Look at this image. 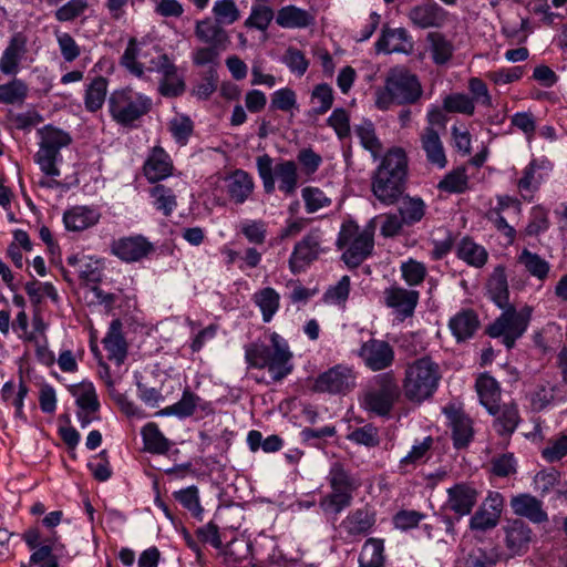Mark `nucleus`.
I'll return each mask as SVG.
<instances>
[{
	"label": "nucleus",
	"mask_w": 567,
	"mask_h": 567,
	"mask_svg": "<svg viewBox=\"0 0 567 567\" xmlns=\"http://www.w3.org/2000/svg\"><path fill=\"white\" fill-rule=\"evenodd\" d=\"M359 567H384V540L381 538H368L359 555Z\"/></svg>",
	"instance_id": "obj_38"
},
{
	"label": "nucleus",
	"mask_w": 567,
	"mask_h": 567,
	"mask_svg": "<svg viewBox=\"0 0 567 567\" xmlns=\"http://www.w3.org/2000/svg\"><path fill=\"white\" fill-rule=\"evenodd\" d=\"M457 257L468 266L482 268L488 259L487 250L471 238H463L457 245Z\"/></svg>",
	"instance_id": "obj_39"
},
{
	"label": "nucleus",
	"mask_w": 567,
	"mask_h": 567,
	"mask_svg": "<svg viewBox=\"0 0 567 567\" xmlns=\"http://www.w3.org/2000/svg\"><path fill=\"white\" fill-rule=\"evenodd\" d=\"M449 327L458 342L474 336L480 327L476 312L472 309H463L450 319Z\"/></svg>",
	"instance_id": "obj_32"
},
{
	"label": "nucleus",
	"mask_w": 567,
	"mask_h": 567,
	"mask_svg": "<svg viewBox=\"0 0 567 567\" xmlns=\"http://www.w3.org/2000/svg\"><path fill=\"white\" fill-rule=\"evenodd\" d=\"M276 23L286 29H302L313 23V17L307 10L287 6L278 10Z\"/></svg>",
	"instance_id": "obj_35"
},
{
	"label": "nucleus",
	"mask_w": 567,
	"mask_h": 567,
	"mask_svg": "<svg viewBox=\"0 0 567 567\" xmlns=\"http://www.w3.org/2000/svg\"><path fill=\"white\" fill-rule=\"evenodd\" d=\"M496 417V427L497 432L501 434H512L518 423H519V413L517 405L515 403L498 405Z\"/></svg>",
	"instance_id": "obj_47"
},
{
	"label": "nucleus",
	"mask_w": 567,
	"mask_h": 567,
	"mask_svg": "<svg viewBox=\"0 0 567 567\" xmlns=\"http://www.w3.org/2000/svg\"><path fill=\"white\" fill-rule=\"evenodd\" d=\"M327 481L330 492L320 498L319 507L324 516L337 520L338 516L351 506L360 482L341 462L331 464Z\"/></svg>",
	"instance_id": "obj_5"
},
{
	"label": "nucleus",
	"mask_w": 567,
	"mask_h": 567,
	"mask_svg": "<svg viewBox=\"0 0 567 567\" xmlns=\"http://www.w3.org/2000/svg\"><path fill=\"white\" fill-rule=\"evenodd\" d=\"M24 290L33 305L41 303L44 297L50 298L54 302L59 300V295L50 282H27Z\"/></svg>",
	"instance_id": "obj_55"
},
{
	"label": "nucleus",
	"mask_w": 567,
	"mask_h": 567,
	"mask_svg": "<svg viewBox=\"0 0 567 567\" xmlns=\"http://www.w3.org/2000/svg\"><path fill=\"white\" fill-rule=\"evenodd\" d=\"M427 50L435 65L447 64L454 55V44L447 37L439 31H432L425 38Z\"/></svg>",
	"instance_id": "obj_31"
},
{
	"label": "nucleus",
	"mask_w": 567,
	"mask_h": 567,
	"mask_svg": "<svg viewBox=\"0 0 567 567\" xmlns=\"http://www.w3.org/2000/svg\"><path fill=\"white\" fill-rule=\"evenodd\" d=\"M423 87L416 74L408 68H391L384 79V85L374 92L375 106L381 111L389 110L393 104L411 105L419 102Z\"/></svg>",
	"instance_id": "obj_2"
},
{
	"label": "nucleus",
	"mask_w": 567,
	"mask_h": 567,
	"mask_svg": "<svg viewBox=\"0 0 567 567\" xmlns=\"http://www.w3.org/2000/svg\"><path fill=\"white\" fill-rule=\"evenodd\" d=\"M487 291L491 299L497 305V307L505 308L511 306L508 302L509 290L507 277L503 267L498 266L494 269L487 282Z\"/></svg>",
	"instance_id": "obj_40"
},
{
	"label": "nucleus",
	"mask_w": 567,
	"mask_h": 567,
	"mask_svg": "<svg viewBox=\"0 0 567 567\" xmlns=\"http://www.w3.org/2000/svg\"><path fill=\"white\" fill-rule=\"evenodd\" d=\"M375 49L378 52L408 54L413 49V42L408 31L403 28L384 29L375 43Z\"/></svg>",
	"instance_id": "obj_24"
},
{
	"label": "nucleus",
	"mask_w": 567,
	"mask_h": 567,
	"mask_svg": "<svg viewBox=\"0 0 567 567\" xmlns=\"http://www.w3.org/2000/svg\"><path fill=\"white\" fill-rule=\"evenodd\" d=\"M432 444L433 439L431 436H427L422 442L414 444L408 455L401 458L400 468L406 471L410 466L414 467L422 462L431 450Z\"/></svg>",
	"instance_id": "obj_60"
},
{
	"label": "nucleus",
	"mask_w": 567,
	"mask_h": 567,
	"mask_svg": "<svg viewBox=\"0 0 567 567\" xmlns=\"http://www.w3.org/2000/svg\"><path fill=\"white\" fill-rule=\"evenodd\" d=\"M443 110L471 116L475 112L474 99L465 93L449 94L443 100Z\"/></svg>",
	"instance_id": "obj_51"
},
{
	"label": "nucleus",
	"mask_w": 567,
	"mask_h": 567,
	"mask_svg": "<svg viewBox=\"0 0 567 567\" xmlns=\"http://www.w3.org/2000/svg\"><path fill=\"white\" fill-rule=\"evenodd\" d=\"M109 91V81L97 75L87 84L84 94V106L89 112H96L102 109Z\"/></svg>",
	"instance_id": "obj_37"
},
{
	"label": "nucleus",
	"mask_w": 567,
	"mask_h": 567,
	"mask_svg": "<svg viewBox=\"0 0 567 567\" xmlns=\"http://www.w3.org/2000/svg\"><path fill=\"white\" fill-rule=\"evenodd\" d=\"M384 303L395 310L401 320L412 317L419 302V292L392 286L384 290Z\"/></svg>",
	"instance_id": "obj_18"
},
{
	"label": "nucleus",
	"mask_w": 567,
	"mask_h": 567,
	"mask_svg": "<svg viewBox=\"0 0 567 567\" xmlns=\"http://www.w3.org/2000/svg\"><path fill=\"white\" fill-rule=\"evenodd\" d=\"M224 188L231 203L243 205L254 194L255 181L248 172L238 168L225 176Z\"/></svg>",
	"instance_id": "obj_17"
},
{
	"label": "nucleus",
	"mask_w": 567,
	"mask_h": 567,
	"mask_svg": "<svg viewBox=\"0 0 567 567\" xmlns=\"http://www.w3.org/2000/svg\"><path fill=\"white\" fill-rule=\"evenodd\" d=\"M195 35L200 42L217 49L226 50L230 43L229 35L223 24L210 18L196 22Z\"/></svg>",
	"instance_id": "obj_22"
},
{
	"label": "nucleus",
	"mask_w": 567,
	"mask_h": 567,
	"mask_svg": "<svg viewBox=\"0 0 567 567\" xmlns=\"http://www.w3.org/2000/svg\"><path fill=\"white\" fill-rule=\"evenodd\" d=\"M252 300L260 309L264 322H269L274 318L280 305L279 293L270 287L258 290Z\"/></svg>",
	"instance_id": "obj_43"
},
{
	"label": "nucleus",
	"mask_w": 567,
	"mask_h": 567,
	"mask_svg": "<svg viewBox=\"0 0 567 567\" xmlns=\"http://www.w3.org/2000/svg\"><path fill=\"white\" fill-rule=\"evenodd\" d=\"M99 219L100 215L96 210L83 206L73 207L63 215L66 229L72 231H81L94 226Z\"/></svg>",
	"instance_id": "obj_34"
},
{
	"label": "nucleus",
	"mask_w": 567,
	"mask_h": 567,
	"mask_svg": "<svg viewBox=\"0 0 567 567\" xmlns=\"http://www.w3.org/2000/svg\"><path fill=\"white\" fill-rule=\"evenodd\" d=\"M270 109L282 112H292L297 109V95L290 87H282L271 94Z\"/></svg>",
	"instance_id": "obj_63"
},
{
	"label": "nucleus",
	"mask_w": 567,
	"mask_h": 567,
	"mask_svg": "<svg viewBox=\"0 0 567 567\" xmlns=\"http://www.w3.org/2000/svg\"><path fill=\"white\" fill-rule=\"evenodd\" d=\"M549 163L546 161L533 159L522 172V177L517 181V189L524 199H533L544 181L540 171L546 169Z\"/></svg>",
	"instance_id": "obj_25"
},
{
	"label": "nucleus",
	"mask_w": 567,
	"mask_h": 567,
	"mask_svg": "<svg viewBox=\"0 0 567 567\" xmlns=\"http://www.w3.org/2000/svg\"><path fill=\"white\" fill-rule=\"evenodd\" d=\"M475 389L482 405L492 414H497L501 401V388L498 382L489 374H481L475 382Z\"/></svg>",
	"instance_id": "obj_30"
},
{
	"label": "nucleus",
	"mask_w": 567,
	"mask_h": 567,
	"mask_svg": "<svg viewBox=\"0 0 567 567\" xmlns=\"http://www.w3.org/2000/svg\"><path fill=\"white\" fill-rule=\"evenodd\" d=\"M400 396L396 378L392 371L375 375L365 391L362 405L377 415H388Z\"/></svg>",
	"instance_id": "obj_9"
},
{
	"label": "nucleus",
	"mask_w": 567,
	"mask_h": 567,
	"mask_svg": "<svg viewBox=\"0 0 567 567\" xmlns=\"http://www.w3.org/2000/svg\"><path fill=\"white\" fill-rule=\"evenodd\" d=\"M505 543L513 555H522L528 550L532 542V529L520 519H514L505 527Z\"/></svg>",
	"instance_id": "obj_26"
},
{
	"label": "nucleus",
	"mask_w": 567,
	"mask_h": 567,
	"mask_svg": "<svg viewBox=\"0 0 567 567\" xmlns=\"http://www.w3.org/2000/svg\"><path fill=\"white\" fill-rule=\"evenodd\" d=\"M408 18L420 29L442 28L449 20V12L434 0H425L412 7Z\"/></svg>",
	"instance_id": "obj_15"
},
{
	"label": "nucleus",
	"mask_w": 567,
	"mask_h": 567,
	"mask_svg": "<svg viewBox=\"0 0 567 567\" xmlns=\"http://www.w3.org/2000/svg\"><path fill=\"white\" fill-rule=\"evenodd\" d=\"M301 197L308 214H313L332 204V199L319 187L307 186L302 188Z\"/></svg>",
	"instance_id": "obj_50"
},
{
	"label": "nucleus",
	"mask_w": 567,
	"mask_h": 567,
	"mask_svg": "<svg viewBox=\"0 0 567 567\" xmlns=\"http://www.w3.org/2000/svg\"><path fill=\"white\" fill-rule=\"evenodd\" d=\"M153 250V245L143 236L121 238L112 245V252L126 262L138 261Z\"/></svg>",
	"instance_id": "obj_20"
},
{
	"label": "nucleus",
	"mask_w": 567,
	"mask_h": 567,
	"mask_svg": "<svg viewBox=\"0 0 567 567\" xmlns=\"http://www.w3.org/2000/svg\"><path fill=\"white\" fill-rule=\"evenodd\" d=\"M281 61L287 65L290 72L297 76H302L309 68V60L302 51L295 47H289L286 50Z\"/></svg>",
	"instance_id": "obj_59"
},
{
	"label": "nucleus",
	"mask_w": 567,
	"mask_h": 567,
	"mask_svg": "<svg viewBox=\"0 0 567 567\" xmlns=\"http://www.w3.org/2000/svg\"><path fill=\"white\" fill-rule=\"evenodd\" d=\"M271 347L252 342L245 347V359L249 367L267 369L272 381L278 382L292 371V353L287 341L277 332L270 334Z\"/></svg>",
	"instance_id": "obj_3"
},
{
	"label": "nucleus",
	"mask_w": 567,
	"mask_h": 567,
	"mask_svg": "<svg viewBox=\"0 0 567 567\" xmlns=\"http://www.w3.org/2000/svg\"><path fill=\"white\" fill-rule=\"evenodd\" d=\"M355 379L352 368L337 364L319 374L311 390L318 393L346 394L355 388Z\"/></svg>",
	"instance_id": "obj_11"
},
{
	"label": "nucleus",
	"mask_w": 567,
	"mask_h": 567,
	"mask_svg": "<svg viewBox=\"0 0 567 567\" xmlns=\"http://www.w3.org/2000/svg\"><path fill=\"white\" fill-rule=\"evenodd\" d=\"M354 133L358 136L362 147L371 153L373 158H378L383 146L375 133L374 124L371 121H363L354 127Z\"/></svg>",
	"instance_id": "obj_45"
},
{
	"label": "nucleus",
	"mask_w": 567,
	"mask_h": 567,
	"mask_svg": "<svg viewBox=\"0 0 567 567\" xmlns=\"http://www.w3.org/2000/svg\"><path fill=\"white\" fill-rule=\"evenodd\" d=\"M347 439L355 444L367 447H375L380 444L379 430L372 424H365L354 429L347 435Z\"/></svg>",
	"instance_id": "obj_58"
},
{
	"label": "nucleus",
	"mask_w": 567,
	"mask_h": 567,
	"mask_svg": "<svg viewBox=\"0 0 567 567\" xmlns=\"http://www.w3.org/2000/svg\"><path fill=\"white\" fill-rule=\"evenodd\" d=\"M40 134L41 142L35 154V162L44 174L59 176L60 169L56 167V162L60 157V150L68 146L72 138L69 133L51 125L44 126Z\"/></svg>",
	"instance_id": "obj_10"
},
{
	"label": "nucleus",
	"mask_w": 567,
	"mask_h": 567,
	"mask_svg": "<svg viewBox=\"0 0 567 567\" xmlns=\"http://www.w3.org/2000/svg\"><path fill=\"white\" fill-rule=\"evenodd\" d=\"M123 324L121 320L115 319L111 322L109 331L102 343L107 352V359L122 364L127 355V343L122 333Z\"/></svg>",
	"instance_id": "obj_28"
},
{
	"label": "nucleus",
	"mask_w": 567,
	"mask_h": 567,
	"mask_svg": "<svg viewBox=\"0 0 567 567\" xmlns=\"http://www.w3.org/2000/svg\"><path fill=\"white\" fill-rule=\"evenodd\" d=\"M87 9V0H69L56 9L54 18L59 22H72L80 18Z\"/></svg>",
	"instance_id": "obj_57"
},
{
	"label": "nucleus",
	"mask_w": 567,
	"mask_h": 567,
	"mask_svg": "<svg viewBox=\"0 0 567 567\" xmlns=\"http://www.w3.org/2000/svg\"><path fill=\"white\" fill-rule=\"evenodd\" d=\"M401 274L409 286H419L424 281L427 270L424 264L409 259L401 265Z\"/></svg>",
	"instance_id": "obj_64"
},
{
	"label": "nucleus",
	"mask_w": 567,
	"mask_h": 567,
	"mask_svg": "<svg viewBox=\"0 0 567 567\" xmlns=\"http://www.w3.org/2000/svg\"><path fill=\"white\" fill-rule=\"evenodd\" d=\"M420 142L426 159L431 165L444 168L447 164L444 145L435 128L426 126L420 134Z\"/></svg>",
	"instance_id": "obj_27"
},
{
	"label": "nucleus",
	"mask_w": 567,
	"mask_h": 567,
	"mask_svg": "<svg viewBox=\"0 0 567 567\" xmlns=\"http://www.w3.org/2000/svg\"><path fill=\"white\" fill-rule=\"evenodd\" d=\"M28 94V87L21 80H12L9 83L0 85V103L14 104L24 101Z\"/></svg>",
	"instance_id": "obj_54"
},
{
	"label": "nucleus",
	"mask_w": 567,
	"mask_h": 567,
	"mask_svg": "<svg viewBox=\"0 0 567 567\" xmlns=\"http://www.w3.org/2000/svg\"><path fill=\"white\" fill-rule=\"evenodd\" d=\"M357 354L374 372L391 368L395 360L394 348L388 341L374 338L363 342Z\"/></svg>",
	"instance_id": "obj_12"
},
{
	"label": "nucleus",
	"mask_w": 567,
	"mask_h": 567,
	"mask_svg": "<svg viewBox=\"0 0 567 567\" xmlns=\"http://www.w3.org/2000/svg\"><path fill=\"white\" fill-rule=\"evenodd\" d=\"M198 401L199 398L196 394L189 390H185L178 402L159 410L156 415H176L178 417L190 416L195 412Z\"/></svg>",
	"instance_id": "obj_46"
},
{
	"label": "nucleus",
	"mask_w": 567,
	"mask_h": 567,
	"mask_svg": "<svg viewBox=\"0 0 567 567\" xmlns=\"http://www.w3.org/2000/svg\"><path fill=\"white\" fill-rule=\"evenodd\" d=\"M212 12L220 24H233L240 18V11L234 0H216Z\"/></svg>",
	"instance_id": "obj_52"
},
{
	"label": "nucleus",
	"mask_w": 567,
	"mask_h": 567,
	"mask_svg": "<svg viewBox=\"0 0 567 567\" xmlns=\"http://www.w3.org/2000/svg\"><path fill=\"white\" fill-rule=\"evenodd\" d=\"M517 262L524 270L538 281L544 282L550 272V264L536 252L524 248L517 256Z\"/></svg>",
	"instance_id": "obj_36"
},
{
	"label": "nucleus",
	"mask_w": 567,
	"mask_h": 567,
	"mask_svg": "<svg viewBox=\"0 0 567 567\" xmlns=\"http://www.w3.org/2000/svg\"><path fill=\"white\" fill-rule=\"evenodd\" d=\"M502 309L503 312L487 327L486 333L492 338H502L504 346L512 349L527 331L533 308L524 306L517 310L511 305Z\"/></svg>",
	"instance_id": "obj_7"
},
{
	"label": "nucleus",
	"mask_w": 567,
	"mask_h": 567,
	"mask_svg": "<svg viewBox=\"0 0 567 567\" xmlns=\"http://www.w3.org/2000/svg\"><path fill=\"white\" fill-rule=\"evenodd\" d=\"M555 399V388L548 382L538 384L529 394L530 406L534 411H543Z\"/></svg>",
	"instance_id": "obj_62"
},
{
	"label": "nucleus",
	"mask_w": 567,
	"mask_h": 567,
	"mask_svg": "<svg viewBox=\"0 0 567 567\" xmlns=\"http://www.w3.org/2000/svg\"><path fill=\"white\" fill-rule=\"evenodd\" d=\"M441 379L440 365L430 357L415 359L405 365L403 394L410 402L420 404L434 395Z\"/></svg>",
	"instance_id": "obj_4"
},
{
	"label": "nucleus",
	"mask_w": 567,
	"mask_h": 567,
	"mask_svg": "<svg viewBox=\"0 0 567 567\" xmlns=\"http://www.w3.org/2000/svg\"><path fill=\"white\" fill-rule=\"evenodd\" d=\"M28 391V386L22 381H20L18 389L11 381L6 382L2 386L1 398L4 402L10 403L16 408L17 417H24L23 401Z\"/></svg>",
	"instance_id": "obj_48"
},
{
	"label": "nucleus",
	"mask_w": 567,
	"mask_h": 567,
	"mask_svg": "<svg viewBox=\"0 0 567 567\" xmlns=\"http://www.w3.org/2000/svg\"><path fill=\"white\" fill-rule=\"evenodd\" d=\"M28 38L22 32L14 33L0 58V71L6 75H14L19 72L20 62L28 52Z\"/></svg>",
	"instance_id": "obj_19"
},
{
	"label": "nucleus",
	"mask_w": 567,
	"mask_h": 567,
	"mask_svg": "<svg viewBox=\"0 0 567 567\" xmlns=\"http://www.w3.org/2000/svg\"><path fill=\"white\" fill-rule=\"evenodd\" d=\"M272 173L278 182V189L286 196L296 193L299 182L298 167L293 161H281L275 166Z\"/></svg>",
	"instance_id": "obj_33"
},
{
	"label": "nucleus",
	"mask_w": 567,
	"mask_h": 567,
	"mask_svg": "<svg viewBox=\"0 0 567 567\" xmlns=\"http://www.w3.org/2000/svg\"><path fill=\"white\" fill-rule=\"evenodd\" d=\"M399 215L406 226L420 223L425 216L426 205L421 197H402L399 206Z\"/></svg>",
	"instance_id": "obj_42"
},
{
	"label": "nucleus",
	"mask_w": 567,
	"mask_h": 567,
	"mask_svg": "<svg viewBox=\"0 0 567 567\" xmlns=\"http://www.w3.org/2000/svg\"><path fill=\"white\" fill-rule=\"evenodd\" d=\"M152 100L130 87L115 90L109 97V111L112 118L130 126L150 112Z\"/></svg>",
	"instance_id": "obj_8"
},
{
	"label": "nucleus",
	"mask_w": 567,
	"mask_h": 567,
	"mask_svg": "<svg viewBox=\"0 0 567 567\" xmlns=\"http://www.w3.org/2000/svg\"><path fill=\"white\" fill-rule=\"evenodd\" d=\"M444 413L446 414L452 427L455 447H465L473 436L472 422L470 417L454 406L444 408Z\"/></svg>",
	"instance_id": "obj_29"
},
{
	"label": "nucleus",
	"mask_w": 567,
	"mask_h": 567,
	"mask_svg": "<svg viewBox=\"0 0 567 567\" xmlns=\"http://www.w3.org/2000/svg\"><path fill=\"white\" fill-rule=\"evenodd\" d=\"M406 174L408 157L404 150H389L372 176L373 195L386 206L396 204L405 190Z\"/></svg>",
	"instance_id": "obj_1"
},
{
	"label": "nucleus",
	"mask_w": 567,
	"mask_h": 567,
	"mask_svg": "<svg viewBox=\"0 0 567 567\" xmlns=\"http://www.w3.org/2000/svg\"><path fill=\"white\" fill-rule=\"evenodd\" d=\"M351 287V279L349 276H342L341 279L333 286H330L323 295V300L327 303L336 305L344 308L349 298Z\"/></svg>",
	"instance_id": "obj_53"
},
{
	"label": "nucleus",
	"mask_w": 567,
	"mask_h": 567,
	"mask_svg": "<svg viewBox=\"0 0 567 567\" xmlns=\"http://www.w3.org/2000/svg\"><path fill=\"white\" fill-rule=\"evenodd\" d=\"M511 507L515 515L525 517L532 523L542 524L548 520L542 501L530 494H519L512 497Z\"/></svg>",
	"instance_id": "obj_23"
},
{
	"label": "nucleus",
	"mask_w": 567,
	"mask_h": 567,
	"mask_svg": "<svg viewBox=\"0 0 567 567\" xmlns=\"http://www.w3.org/2000/svg\"><path fill=\"white\" fill-rule=\"evenodd\" d=\"M144 449L152 454H166L171 449V442L161 432L158 425L150 422L141 431Z\"/></svg>",
	"instance_id": "obj_41"
},
{
	"label": "nucleus",
	"mask_w": 567,
	"mask_h": 567,
	"mask_svg": "<svg viewBox=\"0 0 567 567\" xmlns=\"http://www.w3.org/2000/svg\"><path fill=\"white\" fill-rule=\"evenodd\" d=\"M185 82L183 75L176 69L169 75L159 80L158 92L163 96L176 97L185 92Z\"/></svg>",
	"instance_id": "obj_61"
},
{
	"label": "nucleus",
	"mask_w": 567,
	"mask_h": 567,
	"mask_svg": "<svg viewBox=\"0 0 567 567\" xmlns=\"http://www.w3.org/2000/svg\"><path fill=\"white\" fill-rule=\"evenodd\" d=\"M375 524V514L368 507L353 509L340 522L339 534L346 542H359L371 533Z\"/></svg>",
	"instance_id": "obj_13"
},
{
	"label": "nucleus",
	"mask_w": 567,
	"mask_h": 567,
	"mask_svg": "<svg viewBox=\"0 0 567 567\" xmlns=\"http://www.w3.org/2000/svg\"><path fill=\"white\" fill-rule=\"evenodd\" d=\"M323 233L320 228H312L293 248L289 258V266L292 272L316 260L323 251Z\"/></svg>",
	"instance_id": "obj_14"
},
{
	"label": "nucleus",
	"mask_w": 567,
	"mask_h": 567,
	"mask_svg": "<svg viewBox=\"0 0 567 567\" xmlns=\"http://www.w3.org/2000/svg\"><path fill=\"white\" fill-rule=\"evenodd\" d=\"M374 231L373 219L364 227H360L352 219L341 224L336 245L342 250L341 259L348 267L357 268L372 254Z\"/></svg>",
	"instance_id": "obj_6"
},
{
	"label": "nucleus",
	"mask_w": 567,
	"mask_h": 567,
	"mask_svg": "<svg viewBox=\"0 0 567 567\" xmlns=\"http://www.w3.org/2000/svg\"><path fill=\"white\" fill-rule=\"evenodd\" d=\"M173 168V162L165 150L154 146L144 163L143 172L148 182L156 183L171 176Z\"/></svg>",
	"instance_id": "obj_21"
},
{
	"label": "nucleus",
	"mask_w": 567,
	"mask_h": 567,
	"mask_svg": "<svg viewBox=\"0 0 567 567\" xmlns=\"http://www.w3.org/2000/svg\"><path fill=\"white\" fill-rule=\"evenodd\" d=\"M444 508L457 516L468 515L477 502V491L466 483H457L446 491Z\"/></svg>",
	"instance_id": "obj_16"
},
{
	"label": "nucleus",
	"mask_w": 567,
	"mask_h": 567,
	"mask_svg": "<svg viewBox=\"0 0 567 567\" xmlns=\"http://www.w3.org/2000/svg\"><path fill=\"white\" fill-rule=\"evenodd\" d=\"M71 394L75 398L79 409L86 411H99L100 402L93 383L83 381L70 386Z\"/></svg>",
	"instance_id": "obj_44"
},
{
	"label": "nucleus",
	"mask_w": 567,
	"mask_h": 567,
	"mask_svg": "<svg viewBox=\"0 0 567 567\" xmlns=\"http://www.w3.org/2000/svg\"><path fill=\"white\" fill-rule=\"evenodd\" d=\"M151 195L155 199V207L165 216H169L176 208V196L171 188L156 185L152 188Z\"/></svg>",
	"instance_id": "obj_56"
},
{
	"label": "nucleus",
	"mask_w": 567,
	"mask_h": 567,
	"mask_svg": "<svg viewBox=\"0 0 567 567\" xmlns=\"http://www.w3.org/2000/svg\"><path fill=\"white\" fill-rule=\"evenodd\" d=\"M437 188L450 194H461L468 188V176L465 167L451 171L440 181Z\"/></svg>",
	"instance_id": "obj_49"
}]
</instances>
